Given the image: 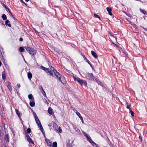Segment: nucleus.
<instances>
[{
	"instance_id": "nucleus-28",
	"label": "nucleus",
	"mask_w": 147,
	"mask_h": 147,
	"mask_svg": "<svg viewBox=\"0 0 147 147\" xmlns=\"http://www.w3.org/2000/svg\"><path fill=\"white\" fill-rule=\"evenodd\" d=\"M42 88V93L43 95L45 97H46V95L45 93V92L44 91V90L43 89L42 87H41Z\"/></svg>"
},
{
	"instance_id": "nucleus-34",
	"label": "nucleus",
	"mask_w": 147,
	"mask_h": 147,
	"mask_svg": "<svg viewBox=\"0 0 147 147\" xmlns=\"http://www.w3.org/2000/svg\"><path fill=\"white\" fill-rule=\"evenodd\" d=\"M94 17L96 18H99L100 20V17L98 15L96 14L95 13L94 14Z\"/></svg>"
},
{
	"instance_id": "nucleus-10",
	"label": "nucleus",
	"mask_w": 147,
	"mask_h": 147,
	"mask_svg": "<svg viewBox=\"0 0 147 147\" xmlns=\"http://www.w3.org/2000/svg\"><path fill=\"white\" fill-rule=\"evenodd\" d=\"M47 71H47L46 73L47 74H48L49 75H50L54 76L53 74V73H54L53 72V71H52L51 70H50V69L49 68V70H48Z\"/></svg>"
},
{
	"instance_id": "nucleus-35",
	"label": "nucleus",
	"mask_w": 147,
	"mask_h": 147,
	"mask_svg": "<svg viewBox=\"0 0 147 147\" xmlns=\"http://www.w3.org/2000/svg\"><path fill=\"white\" fill-rule=\"evenodd\" d=\"M0 52H1V56L2 57L3 59L4 53L3 52V51Z\"/></svg>"
},
{
	"instance_id": "nucleus-47",
	"label": "nucleus",
	"mask_w": 147,
	"mask_h": 147,
	"mask_svg": "<svg viewBox=\"0 0 147 147\" xmlns=\"http://www.w3.org/2000/svg\"><path fill=\"white\" fill-rule=\"evenodd\" d=\"M3 49L0 46V52L3 51Z\"/></svg>"
},
{
	"instance_id": "nucleus-58",
	"label": "nucleus",
	"mask_w": 147,
	"mask_h": 147,
	"mask_svg": "<svg viewBox=\"0 0 147 147\" xmlns=\"http://www.w3.org/2000/svg\"><path fill=\"white\" fill-rule=\"evenodd\" d=\"M5 7H6V6L5 5Z\"/></svg>"
},
{
	"instance_id": "nucleus-45",
	"label": "nucleus",
	"mask_w": 147,
	"mask_h": 147,
	"mask_svg": "<svg viewBox=\"0 0 147 147\" xmlns=\"http://www.w3.org/2000/svg\"><path fill=\"white\" fill-rule=\"evenodd\" d=\"M20 1L22 3H23L25 5H26V3L25 2H24L22 0H20Z\"/></svg>"
},
{
	"instance_id": "nucleus-48",
	"label": "nucleus",
	"mask_w": 147,
	"mask_h": 147,
	"mask_svg": "<svg viewBox=\"0 0 147 147\" xmlns=\"http://www.w3.org/2000/svg\"><path fill=\"white\" fill-rule=\"evenodd\" d=\"M19 40L20 41H23V39L22 38H20L19 39Z\"/></svg>"
},
{
	"instance_id": "nucleus-4",
	"label": "nucleus",
	"mask_w": 147,
	"mask_h": 147,
	"mask_svg": "<svg viewBox=\"0 0 147 147\" xmlns=\"http://www.w3.org/2000/svg\"><path fill=\"white\" fill-rule=\"evenodd\" d=\"M36 122L38 125V127H39L40 130L41 131L42 133L44 135H45V133L44 132V129L43 128L42 126L41 123L39 120L36 121Z\"/></svg>"
},
{
	"instance_id": "nucleus-29",
	"label": "nucleus",
	"mask_w": 147,
	"mask_h": 147,
	"mask_svg": "<svg viewBox=\"0 0 147 147\" xmlns=\"http://www.w3.org/2000/svg\"><path fill=\"white\" fill-rule=\"evenodd\" d=\"M91 145L94 147H98V145L94 142H93V143L91 144Z\"/></svg>"
},
{
	"instance_id": "nucleus-14",
	"label": "nucleus",
	"mask_w": 147,
	"mask_h": 147,
	"mask_svg": "<svg viewBox=\"0 0 147 147\" xmlns=\"http://www.w3.org/2000/svg\"><path fill=\"white\" fill-rule=\"evenodd\" d=\"M15 110L16 114L18 116L19 118L20 119V116L22 115L21 113L19 112L17 109H15Z\"/></svg>"
},
{
	"instance_id": "nucleus-13",
	"label": "nucleus",
	"mask_w": 147,
	"mask_h": 147,
	"mask_svg": "<svg viewBox=\"0 0 147 147\" xmlns=\"http://www.w3.org/2000/svg\"><path fill=\"white\" fill-rule=\"evenodd\" d=\"M91 54L92 56L96 59H97L98 56L96 53L94 51H91Z\"/></svg>"
},
{
	"instance_id": "nucleus-54",
	"label": "nucleus",
	"mask_w": 147,
	"mask_h": 147,
	"mask_svg": "<svg viewBox=\"0 0 147 147\" xmlns=\"http://www.w3.org/2000/svg\"><path fill=\"white\" fill-rule=\"evenodd\" d=\"M7 9H8L9 11V8H7Z\"/></svg>"
},
{
	"instance_id": "nucleus-7",
	"label": "nucleus",
	"mask_w": 147,
	"mask_h": 147,
	"mask_svg": "<svg viewBox=\"0 0 147 147\" xmlns=\"http://www.w3.org/2000/svg\"><path fill=\"white\" fill-rule=\"evenodd\" d=\"M76 113L82 121V123H83L84 124V123L83 121V118L82 116L80 115V113L78 111H77L76 112Z\"/></svg>"
},
{
	"instance_id": "nucleus-36",
	"label": "nucleus",
	"mask_w": 147,
	"mask_h": 147,
	"mask_svg": "<svg viewBox=\"0 0 147 147\" xmlns=\"http://www.w3.org/2000/svg\"><path fill=\"white\" fill-rule=\"evenodd\" d=\"M141 12L144 14H146V11L144 10L140 9Z\"/></svg>"
},
{
	"instance_id": "nucleus-57",
	"label": "nucleus",
	"mask_w": 147,
	"mask_h": 147,
	"mask_svg": "<svg viewBox=\"0 0 147 147\" xmlns=\"http://www.w3.org/2000/svg\"><path fill=\"white\" fill-rule=\"evenodd\" d=\"M4 65H5V63H4Z\"/></svg>"
},
{
	"instance_id": "nucleus-20",
	"label": "nucleus",
	"mask_w": 147,
	"mask_h": 147,
	"mask_svg": "<svg viewBox=\"0 0 147 147\" xmlns=\"http://www.w3.org/2000/svg\"><path fill=\"white\" fill-rule=\"evenodd\" d=\"M41 69L45 71L46 72L47 71H47L48 70H49V68H46L42 66L40 67Z\"/></svg>"
},
{
	"instance_id": "nucleus-60",
	"label": "nucleus",
	"mask_w": 147,
	"mask_h": 147,
	"mask_svg": "<svg viewBox=\"0 0 147 147\" xmlns=\"http://www.w3.org/2000/svg\"><path fill=\"white\" fill-rule=\"evenodd\" d=\"M5 147H7L6 146H5Z\"/></svg>"
},
{
	"instance_id": "nucleus-21",
	"label": "nucleus",
	"mask_w": 147,
	"mask_h": 147,
	"mask_svg": "<svg viewBox=\"0 0 147 147\" xmlns=\"http://www.w3.org/2000/svg\"><path fill=\"white\" fill-rule=\"evenodd\" d=\"M9 22V21L8 20H6L5 22V25H7L9 27H11V24H8V23Z\"/></svg>"
},
{
	"instance_id": "nucleus-39",
	"label": "nucleus",
	"mask_w": 147,
	"mask_h": 147,
	"mask_svg": "<svg viewBox=\"0 0 147 147\" xmlns=\"http://www.w3.org/2000/svg\"><path fill=\"white\" fill-rule=\"evenodd\" d=\"M33 114L34 116V117H35V118L38 117L37 116L36 114V113H33Z\"/></svg>"
},
{
	"instance_id": "nucleus-41",
	"label": "nucleus",
	"mask_w": 147,
	"mask_h": 147,
	"mask_svg": "<svg viewBox=\"0 0 147 147\" xmlns=\"http://www.w3.org/2000/svg\"><path fill=\"white\" fill-rule=\"evenodd\" d=\"M2 78L3 79L5 80V76H4L3 73V74H2Z\"/></svg>"
},
{
	"instance_id": "nucleus-42",
	"label": "nucleus",
	"mask_w": 147,
	"mask_h": 147,
	"mask_svg": "<svg viewBox=\"0 0 147 147\" xmlns=\"http://www.w3.org/2000/svg\"><path fill=\"white\" fill-rule=\"evenodd\" d=\"M139 139L140 140L141 142L142 141V138L141 136L140 135L139 136Z\"/></svg>"
},
{
	"instance_id": "nucleus-19",
	"label": "nucleus",
	"mask_w": 147,
	"mask_h": 147,
	"mask_svg": "<svg viewBox=\"0 0 147 147\" xmlns=\"http://www.w3.org/2000/svg\"><path fill=\"white\" fill-rule=\"evenodd\" d=\"M83 58H84L85 61H86V62H87L90 65H91L90 62L88 60V59L86 58V57H85V56L84 55H83Z\"/></svg>"
},
{
	"instance_id": "nucleus-1",
	"label": "nucleus",
	"mask_w": 147,
	"mask_h": 147,
	"mask_svg": "<svg viewBox=\"0 0 147 147\" xmlns=\"http://www.w3.org/2000/svg\"><path fill=\"white\" fill-rule=\"evenodd\" d=\"M49 67H50V70H51L53 71V72L57 80L62 84H64L65 82L64 77L59 74L53 67L51 66L50 67L49 66Z\"/></svg>"
},
{
	"instance_id": "nucleus-8",
	"label": "nucleus",
	"mask_w": 147,
	"mask_h": 147,
	"mask_svg": "<svg viewBox=\"0 0 147 147\" xmlns=\"http://www.w3.org/2000/svg\"><path fill=\"white\" fill-rule=\"evenodd\" d=\"M27 140L28 141L29 143L31 144H33L34 142L32 140L30 136L27 135L26 136Z\"/></svg>"
},
{
	"instance_id": "nucleus-27",
	"label": "nucleus",
	"mask_w": 147,
	"mask_h": 147,
	"mask_svg": "<svg viewBox=\"0 0 147 147\" xmlns=\"http://www.w3.org/2000/svg\"><path fill=\"white\" fill-rule=\"evenodd\" d=\"M2 18L3 20H5L7 19V17L4 14H3L2 16Z\"/></svg>"
},
{
	"instance_id": "nucleus-25",
	"label": "nucleus",
	"mask_w": 147,
	"mask_h": 147,
	"mask_svg": "<svg viewBox=\"0 0 147 147\" xmlns=\"http://www.w3.org/2000/svg\"><path fill=\"white\" fill-rule=\"evenodd\" d=\"M67 70V72L68 73V74L70 75H71L73 77V75H75H75H74V74H73L71 72V71L69 70Z\"/></svg>"
},
{
	"instance_id": "nucleus-40",
	"label": "nucleus",
	"mask_w": 147,
	"mask_h": 147,
	"mask_svg": "<svg viewBox=\"0 0 147 147\" xmlns=\"http://www.w3.org/2000/svg\"><path fill=\"white\" fill-rule=\"evenodd\" d=\"M109 34L111 36L113 37H115H115L110 32H109Z\"/></svg>"
},
{
	"instance_id": "nucleus-37",
	"label": "nucleus",
	"mask_w": 147,
	"mask_h": 147,
	"mask_svg": "<svg viewBox=\"0 0 147 147\" xmlns=\"http://www.w3.org/2000/svg\"><path fill=\"white\" fill-rule=\"evenodd\" d=\"M54 51L56 53L59 54L60 53V51L57 49H55Z\"/></svg>"
},
{
	"instance_id": "nucleus-11",
	"label": "nucleus",
	"mask_w": 147,
	"mask_h": 147,
	"mask_svg": "<svg viewBox=\"0 0 147 147\" xmlns=\"http://www.w3.org/2000/svg\"><path fill=\"white\" fill-rule=\"evenodd\" d=\"M107 11L108 12L109 14V15L111 16H112L113 14L111 13V9L110 7H107Z\"/></svg>"
},
{
	"instance_id": "nucleus-23",
	"label": "nucleus",
	"mask_w": 147,
	"mask_h": 147,
	"mask_svg": "<svg viewBox=\"0 0 147 147\" xmlns=\"http://www.w3.org/2000/svg\"><path fill=\"white\" fill-rule=\"evenodd\" d=\"M87 140L91 144L94 142L91 139L90 137L89 136V137L87 138Z\"/></svg>"
},
{
	"instance_id": "nucleus-46",
	"label": "nucleus",
	"mask_w": 147,
	"mask_h": 147,
	"mask_svg": "<svg viewBox=\"0 0 147 147\" xmlns=\"http://www.w3.org/2000/svg\"><path fill=\"white\" fill-rule=\"evenodd\" d=\"M36 121L39 120V119L38 117L35 118Z\"/></svg>"
},
{
	"instance_id": "nucleus-30",
	"label": "nucleus",
	"mask_w": 147,
	"mask_h": 147,
	"mask_svg": "<svg viewBox=\"0 0 147 147\" xmlns=\"http://www.w3.org/2000/svg\"><path fill=\"white\" fill-rule=\"evenodd\" d=\"M126 104H127V107H126L128 109H130V104H129L128 102H127Z\"/></svg>"
},
{
	"instance_id": "nucleus-18",
	"label": "nucleus",
	"mask_w": 147,
	"mask_h": 147,
	"mask_svg": "<svg viewBox=\"0 0 147 147\" xmlns=\"http://www.w3.org/2000/svg\"><path fill=\"white\" fill-rule=\"evenodd\" d=\"M46 141L47 143V145L49 146L50 147H51L52 146L51 143L50 141L49 140H46Z\"/></svg>"
},
{
	"instance_id": "nucleus-31",
	"label": "nucleus",
	"mask_w": 147,
	"mask_h": 147,
	"mask_svg": "<svg viewBox=\"0 0 147 147\" xmlns=\"http://www.w3.org/2000/svg\"><path fill=\"white\" fill-rule=\"evenodd\" d=\"M24 49L22 47H20L19 48V51L21 52H23L24 51Z\"/></svg>"
},
{
	"instance_id": "nucleus-22",
	"label": "nucleus",
	"mask_w": 147,
	"mask_h": 147,
	"mask_svg": "<svg viewBox=\"0 0 147 147\" xmlns=\"http://www.w3.org/2000/svg\"><path fill=\"white\" fill-rule=\"evenodd\" d=\"M48 112L50 115H52L53 113V110L50 107H49L48 109Z\"/></svg>"
},
{
	"instance_id": "nucleus-61",
	"label": "nucleus",
	"mask_w": 147,
	"mask_h": 147,
	"mask_svg": "<svg viewBox=\"0 0 147 147\" xmlns=\"http://www.w3.org/2000/svg\"><path fill=\"white\" fill-rule=\"evenodd\" d=\"M104 147H106L105 146Z\"/></svg>"
},
{
	"instance_id": "nucleus-9",
	"label": "nucleus",
	"mask_w": 147,
	"mask_h": 147,
	"mask_svg": "<svg viewBox=\"0 0 147 147\" xmlns=\"http://www.w3.org/2000/svg\"><path fill=\"white\" fill-rule=\"evenodd\" d=\"M73 128L78 133H80V130L75 125H72Z\"/></svg>"
},
{
	"instance_id": "nucleus-52",
	"label": "nucleus",
	"mask_w": 147,
	"mask_h": 147,
	"mask_svg": "<svg viewBox=\"0 0 147 147\" xmlns=\"http://www.w3.org/2000/svg\"><path fill=\"white\" fill-rule=\"evenodd\" d=\"M30 0H25V1L26 2H28Z\"/></svg>"
},
{
	"instance_id": "nucleus-32",
	"label": "nucleus",
	"mask_w": 147,
	"mask_h": 147,
	"mask_svg": "<svg viewBox=\"0 0 147 147\" xmlns=\"http://www.w3.org/2000/svg\"><path fill=\"white\" fill-rule=\"evenodd\" d=\"M53 147H57V143L56 142H54L53 144Z\"/></svg>"
},
{
	"instance_id": "nucleus-44",
	"label": "nucleus",
	"mask_w": 147,
	"mask_h": 147,
	"mask_svg": "<svg viewBox=\"0 0 147 147\" xmlns=\"http://www.w3.org/2000/svg\"><path fill=\"white\" fill-rule=\"evenodd\" d=\"M84 136L86 138L89 137L90 136H88L87 134H86Z\"/></svg>"
},
{
	"instance_id": "nucleus-59",
	"label": "nucleus",
	"mask_w": 147,
	"mask_h": 147,
	"mask_svg": "<svg viewBox=\"0 0 147 147\" xmlns=\"http://www.w3.org/2000/svg\"><path fill=\"white\" fill-rule=\"evenodd\" d=\"M146 134H147V131H146Z\"/></svg>"
},
{
	"instance_id": "nucleus-49",
	"label": "nucleus",
	"mask_w": 147,
	"mask_h": 147,
	"mask_svg": "<svg viewBox=\"0 0 147 147\" xmlns=\"http://www.w3.org/2000/svg\"><path fill=\"white\" fill-rule=\"evenodd\" d=\"M17 86L18 88H20V84H17Z\"/></svg>"
},
{
	"instance_id": "nucleus-6",
	"label": "nucleus",
	"mask_w": 147,
	"mask_h": 147,
	"mask_svg": "<svg viewBox=\"0 0 147 147\" xmlns=\"http://www.w3.org/2000/svg\"><path fill=\"white\" fill-rule=\"evenodd\" d=\"M49 127H49L50 129H51V127H52L54 130L55 131L57 130V128L58 126L55 123L53 122L51 123V125H49Z\"/></svg>"
},
{
	"instance_id": "nucleus-24",
	"label": "nucleus",
	"mask_w": 147,
	"mask_h": 147,
	"mask_svg": "<svg viewBox=\"0 0 147 147\" xmlns=\"http://www.w3.org/2000/svg\"><path fill=\"white\" fill-rule=\"evenodd\" d=\"M57 129V130L56 131H55L58 133L59 132L61 133H62V130L61 128L60 127H58Z\"/></svg>"
},
{
	"instance_id": "nucleus-2",
	"label": "nucleus",
	"mask_w": 147,
	"mask_h": 147,
	"mask_svg": "<svg viewBox=\"0 0 147 147\" xmlns=\"http://www.w3.org/2000/svg\"><path fill=\"white\" fill-rule=\"evenodd\" d=\"M73 78L74 81L78 82L82 86H86L87 85V82L86 81L81 79L77 77L75 75L73 76Z\"/></svg>"
},
{
	"instance_id": "nucleus-53",
	"label": "nucleus",
	"mask_w": 147,
	"mask_h": 147,
	"mask_svg": "<svg viewBox=\"0 0 147 147\" xmlns=\"http://www.w3.org/2000/svg\"><path fill=\"white\" fill-rule=\"evenodd\" d=\"M134 26H136V24H134Z\"/></svg>"
},
{
	"instance_id": "nucleus-26",
	"label": "nucleus",
	"mask_w": 147,
	"mask_h": 147,
	"mask_svg": "<svg viewBox=\"0 0 147 147\" xmlns=\"http://www.w3.org/2000/svg\"><path fill=\"white\" fill-rule=\"evenodd\" d=\"M7 86L10 91H11V88L10 86V84L9 83H8L7 85Z\"/></svg>"
},
{
	"instance_id": "nucleus-12",
	"label": "nucleus",
	"mask_w": 147,
	"mask_h": 147,
	"mask_svg": "<svg viewBox=\"0 0 147 147\" xmlns=\"http://www.w3.org/2000/svg\"><path fill=\"white\" fill-rule=\"evenodd\" d=\"M29 104L30 106L31 107H34L35 105V103L34 101V100L30 101Z\"/></svg>"
},
{
	"instance_id": "nucleus-17",
	"label": "nucleus",
	"mask_w": 147,
	"mask_h": 147,
	"mask_svg": "<svg viewBox=\"0 0 147 147\" xmlns=\"http://www.w3.org/2000/svg\"><path fill=\"white\" fill-rule=\"evenodd\" d=\"M94 80L98 84H99L100 85H102V83L101 82L99 81L98 79H96L95 78H94Z\"/></svg>"
},
{
	"instance_id": "nucleus-51",
	"label": "nucleus",
	"mask_w": 147,
	"mask_h": 147,
	"mask_svg": "<svg viewBox=\"0 0 147 147\" xmlns=\"http://www.w3.org/2000/svg\"><path fill=\"white\" fill-rule=\"evenodd\" d=\"M83 134L84 135H85L86 134V133L85 132H83Z\"/></svg>"
},
{
	"instance_id": "nucleus-5",
	"label": "nucleus",
	"mask_w": 147,
	"mask_h": 147,
	"mask_svg": "<svg viewBox=\"0 0 147 147\" xmlns=\"http://www.w3.org/2000/svg\"><path fill=\"white\" fill-rule=\"evenodd\" d=\"M86 77L87 79L90 80H94V78L95 77L93 76L92 73H88L86 74Z\"/></svg>"
},
{
	"instance_id": "nucleus-38",
	"label": "nucleus",
	"mask_w": 147,
	"mask_h": 147,
	"mask_svg": "<svg viewBox=\"0 0 147 147\" xmlns=\"http://www.w3.org/2000/svg\"><path fill=\"white\" fill-rule=\"evenodd\" d=\"M31 131V130L29 128H28L27 130V132L28 133H30Z\"/></svg>"
},
{
	"instance_id": "nucleus-15",
	"label": "nucleus",
	"mask_w": 147,
	"mask_h": 147,
	"mask_svg": "<svg viewBox=\"0 0 147 147\" xmlns=\"http://www.w3.org/2000/svg\"><path fill=\"white\" fill-rule=\"evenodd\" d=\"M28 77L29 80H31L32 77V75L31 73L29 71L28 73Z\"/></svg>"
},
{
	"instance_id": "nucleus-55",
	"label": "nucleus",
	"mask_w": 147,
	"mask_h": 147,
	"mask_svg": "<svg viewBox=\"0 0 147 147\" xmlns=\"http://www.w3.org/2000/svg\"><path fill=\"white\" fill-rule=\"evenodd\" d=\"M144 30H147V29H144Z\"/></svg>"
},
{
	"instance_id": "nucleus-43",
	"label": "nucleus",
	"mask_w": 147,
	"mask_h": 147,
	"mask_svg": "<svg viewBox=\"0 0 147 147\" xmlns=\"http://www.w3.org/2000/svg\"><path fill=\"white\" fill-rule=\"evenodd\" d=\"M84 136L86 138L89 137L90 136H88L87 134H86Z\"/></svg>"
},
{
	"instance_id": "nucleus-33",
	"label": "nucleus",
	"mask_w": 147,
	"mask_h": 147,
	"mask_svg": "<svg viewBox=\"0 0 147 147\" xmlns=\"http://www.w3.org/2000/svg\"><path fill=\"white\" fill-rule=\"evenodd\" d=\"M129 112L131 113V115L132 116H134V112L132 111L130 109H129Z\"/></svg>"
},
{
	"instance_id": "nucleus-16",
	"label": "nucleus",
	"mask_w": 147,
	"mask_h": 147,
	"mask_svg": "<svg viewBox=\"0 0 147 147\" xmlns=\"http://www.w3.org/2000/svg\"><path fill=\"white\" fill-rule=\"evenodd\" d=\"M28 96L30 100V101H32V100H34V98L32 94H29Z\"/></svg>"
},
{
	"instance_id": "nucleus-3",
	"label": "nucleus",
	"mask_w": 147,
	"mask_h": 147,
	"mask_svg": "<svg viewBox=\"0 0 147 147\" xmlns=\"http://www.w3.org/2000/svg\"><path fill=\"white\" fill-rule=\"evenodd\" d=\"M25 48L31 55L33 56L36 55V51L35 49L28 47H25Z\"/></svg>"
},
{
	"instance_id": "nucleus-50",
	"label": "nucleus",
	"mask_w": 147,
	"mask_h": 147,
	"mask_svg": "<svg viewBox=\"0 0 147 147\" xmlns=\"http://www.w3.org/2000/svg\"><path fill=\"white\" fill-rule=\"evenodd\" d=\"M129 23H130V24H131V25H133V22H129Z\"/></svg>"
},
{
	"instance_id": "nucleus-56",
	"label": "nucleus",
	"mask_w": 147,
	"mask_h": 147,
	"mask_svg": "<svg viewBox=\"0 0 147 147\" xmlns=\"http://www.w3.org/2000/svg\"><path fill=\"white\" fill-rule=\"evenodd\" d=\"M41 24H42V22H41Z\"/></svg>"
}]
</instances>
